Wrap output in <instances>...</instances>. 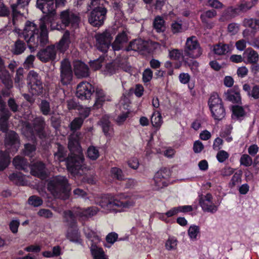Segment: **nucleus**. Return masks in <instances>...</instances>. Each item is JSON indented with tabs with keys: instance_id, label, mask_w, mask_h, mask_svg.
<instances>
[{
	"instance_id": "f257e3e1",
	"label": "nucleus",
	"mask_w": 259,
	"mask_h": 259,
	"mask_svg": "<svg viewBox=\"0 0 259 259\" xmlns=\"http://www.w3.org/2000/svg\"><path fill=\"white\" fill-rule=\"evenodd\" d=\"M36 5L45 14L40 19L39 28L34 23L27 21L20 35L27 42L31 52H34L39 46L44 47L49 42L47 23L56 14L54 0H37Z\"/></svg>"
},
{
	"instance_id": "f03ea898",
	"label": "nucleus",
	"mask_w": 259,
	"mask_h": 259,
	"mask_svg": "<svg viewBox=\"0 0 259 259\" xmlns=\"http://www.w3.org/2000/svg\"><path fill=\"white\" fill-rule=\"evenodd\" d=\"M52 19L47 23V27H50L51 30H64L67 27L76 28L80 21L79 13L70 9L61 11L59 15V20Z\"/></svg>"
},
{
	"instance_id": "7ed1b4c3",
	"label": "nucleus",
	"mask_w": 259,
	"mask_h": 259,
	"mask_svg": "<svg viewBox=\"0 0 259 259\" xmlns=\"http://www.w3.org/2000/svg\"><path fill=\"white\" fill-rule=\"evenodd\" d=\"M47 189L55 197L66 200L70 196L71 187L65 176L58 175L49 180Z\"/></svg>"
},
{
	"instance_id": "20e7f679",
	"label": "nucleus",
	"mask_w": 259,
	"mask_h": 259,
	"mask_svg": "<svg viewBox=\"0 0 259 259\" xmlns=\"http://www.w3.org/2000/svg\"><path fill=\"white\" fill-rule=\"evenodd\" d=\"M65 165L67 170L71 175L81 174L85 165L84 155L82 153L75 154L69 152L65 161Z\"/></svg>"
},
{
	"instance_id": "39448f33",
	"label": "nucleus",
	"mask_w": 259,
	"mask_h": 259,
	"mask_svg": "<svg viewBox=\"0 0 259 259\" xmlns=\"http://www.w3.org/2000/svg\"><path fill=\"white\" fill-rule=\"evenodd\" d=\"M106 206L108 207L119 208H128L134 205L135 202L133 198L125 193H120L112 195H107Z\"/></svg>"
},
{
	"instance_id": "423d86ee",
	"label": "nucleus",
	"mask_w": 259,
	"mask_h": 259,
	"mask_svg": "<svg viewBox=\"0 0 259 259\" xmlns=\"http://www.w3.org/2000/svg\"><path fill=\"white\" fill-rule=\"evenodd\" d=\"M208 105L214 120L221 121L225 117L226 110L223 101L217 93L214 92L210 95Z\"/></svg>"
},
{
	"instance_id": "0eeeda50",
	"label": "nucleus",
	"mask_w": 259,
	"mask_h": 259,
	"mask_svg": "<svg viewBox=\"0 0 259 259\" xmlns=\"http://www.w3.org/2000/svg\"><path fill=\"white\" fill-rule=\"evenodd\" d=\"M46 122L45 118L42 116L36 117L32 123L27 122L25 125V131L32 137L37 136L40 139H45L47 134L45 128Z\"/></svg>"
},
{
	"instance_id": "6e6552de",
	"label": "nucleus",
	"mask_w": 259,
	"mask_h": 259,
	"mask_svg": "<svg viewBox=\"0 0 259 259\" xmlns=\"http://www.w3.org/2000/svg\"><path fill=\"white\" fill-rule=\"evenodd\" d=\"M107 13V8L105 5L101 3L100 1L99 5L95 7L90 12L89 16V22L94 27L101 26L106 19Z\"/></svg>"
},
{
	"instance_id": "1a4fd4ad",
	"label": "nucleus",
	"mask_w": 259,
	"mask_h": 259,
	"mask_svg": "<svg viewBox=\"0 0 259 259\" xmlns=\"http://www.w3.org/2000/svg\"><path fill=\"white\" fill-rule=\"evenodd\" d=\"M183 52L185 56H188L192 59H196L201 56L203 49L196 36H192L187 38Z\"/></svg>"
},
{
	"instance_id": "9d476101",
	"label": "nucleus",
	"mask_w": 259,
	"mask_h": 259,
	"mask_svg": "<svg viewBox=\"0 0 259 259\" xmlns=\"http://www.w3.org/2000/svg\"><path fill=\"white\" fill-rule=\"evenodd\" d=\"M27 84L29 92L35 96L40 95L43 93V85L41 77L33 70L30 71L27 76Z\"/></svg>"
},
{
	"instance_id": "9b49d317",
	"label": "nucleus",
	"mask_w": 259,
	"mask_h": 259,
	"mask_svg": "<svg viewBox=\"0 0 259 259\" xmlns=\"http://www.w3.org/2000/svg\"><path fill=\"white\" fill-rule=\"evenodd\" d=\"M170 176L169 169L166 167L161 168L153 177V190L159 191L168 185Z\"/></svg>"
},
{
	"instance_id": "f8f14e48",
	"label": "nucleus",
	"mask_w": 259,
	"mask_h": 259,
	"mask_svg": "<svg viewBox=\"0 0 259 259\" xmlns=\"http://www.w3.org/2000/svg\"><path fill=\"white\" fill-rule=\"evenodd\" d=\"M251 8V6H248L247 4H241L237 7H228L223 11L219 21L221 22L229 21L237 16L240 12H246Z\"/></svg>"
},
{
	"instance_id": "ddd939ff",
	"label": "nucleus",
	"mask_w": 259,
	"mask_h": 259,
	"mask_svg": "<svg viewBox=\"0 0 259 259\" xmlns=\"http://www.w3.org/2000/svg\"><path fill=\"white\" fill-rule=\"evenodd\" d=\"M31 0H11L10 8L13 19L22 16L28 12V7Z\"/></svg>"
},
{
	"instance_id": "4468645a",
	"label": "nucleus",
	"mask_w": 259,
	"mask_h": 259,
	"mask_svg": "<svg viewBox=\"0 0 259 259\" xmlns=\"http://www.w3.org/2000/svg\"><path fill=\"white\" fill-rule=\"evenodd\" d=\"M95 92L94 87L88 81L80 82L76 87V96L81 100H89Z\"/></svg>"
},
{
	"instance_id": "2eb2a0df",
	"label": "nucleus",
	"mask_w": 259,
	"mask_h": 259,
	"mask_svg": "<svg viewBox=\"0 0 259 259\" xmlns=\"http://www.w3.org/2000/svg\"><path fill=\"white\" fill-rule=\"evenodd\" d=\"M57 52L55 46L51 45L40 49L36 54V57L42 63L54 61L56 58Z\"/></svg>"
},
{
	"instance_id": "dca6fc26",
	"label": "nucleus",
	"mask_w": 259,
	"mask_h": 259,
	"mask_svg": "<svg viewBox=\"0 0 259 259\" xmlns=\"http://www.w3.org/2000/svg\"><path fill=\"white\" fill-rule=\"evenodd\" d=\"M60 83L63 85L70 84L73 78V71L70 63L62 61L60 66Z\"/></svg>"
},
{
	"instance_id": "f3484780",
	"label": "nucleus",
	"mask_w": 259,
	"mask_h": 259,
	"mask_svg": "<svg viewBox=\"0 0 259 259\" xmlns=\"http://www.w3.org/2000/svg\"><path fill=\"white\" fill-rule=\"evenodd\" d=\"M212 195L209 193L199 196V203L204 212L214 213L218 210V206L212 203Z\"/></svg>"
},
{
	"instance_id": "a211bd4d",
	"label": "nucleus",
	"mask_w": 259,
	"mask_h": 259,
	"mask_svg": "<svg viewBox=\"0 0 259 259\" xmlns=\"http://www.w3.org/2000/svg\"><path fill=\"white\" fill-rule=\"evenodd\" d=\"M190 58L188 56H184L182 60L177 62L174 64L175 69H179L182 66L186 67H189L192 72L195 73L198 71L199 63L196 61Z\"/></svg>"
},
{
	"instance_id": "6ab92c4d",
	"label": "nucleus",
	"mask_w": 259,
	"mask_h": 259,
	"mask_svg": "<svg viewBox=\"0 0 259 259\" xmlns=\"http://www.w3.org/2000/svg\"><path fill=\"white\" fill-rule=\"evenodd\" d=\"M74 72L78 78H85L89 76L90 72L88 65L83 62L77 60L74 62Z\"/></svg>"
},
{
	"instance_id": "aec40b11",
	"label": "nucleus",
	"mask_w": 259,
	"mask_h": 259,
	"mask_svg": "<svg viewBox=\"0 0 259 259\" xmlns=\"http://www.w3.org/2000/svg\"><path fill=\"white\" fill-rule=\"evenodd\" d=\"M217 15V11L214 9L204 11L200 16V19L204 26L207 29H212L214 26V23L210 19L215 18Z\"/></svg>"
},
{
	"instance_id": "412c9836",
	"label": "nucleus",
	"mask_w": 259,
	"mask_h": 259,
	"mask_svg": "<svg viewBox=\"0 0 259 259\" xmlns=\"http://www.w3.org/2000/svg\"><path fill=\"white\" fill-rule=\"evenodd\" d=\"M97 49L101 52L105 53L107 52L110 42L105 33L98 34L95 36Z\"/></svg>"
},
{
	"instance_id": "4be33fe9",
	"label": "nucleus",
	"mask_w": 259,
	"mask_h": 259,
	"mask_svg": "<svg viewBox=\"0 0 259 259\" xmlns=\"http://www.w3.org/2000/svg\"><path fill=\"white\" fill-rule=\"evenodd\" d=\"M31 174L41 179H45L47 176L46 171V165L41 161L34 163L31 168Z\"/></svg>"
},
{
	"instance_id": "5701e85b",
	"label": "nucleus",
	"mask_w": 259,
	"mask_h": 259,
	"mask_svg": "<svg viewBox=\"0 0 259 259\" xmlns=\"http://www.w3.org/2000/svg\"><path fill=\"white\" fill-rule=\"evenodd\" d=\"M70 35V31L66 30L59 41L55 45V49L61 53L65 52L68 49L71 42Z\"/></svg>"
},
{
	"instance_id": "b1692460",
	"label": "nucleus",
	"mask_w": 259,
	"mask_h": 259,
	"mask_svg": "<svg viewBox=\"0 0 259 259\" xmlns=\"http://www.w3.org/2000/svg\"><path fill=\"white\" fill-rule=\"evenodd\" d=\"M147 49L144 41L142 39H136L132 40L124 50L126 52L134 51L137 52L145 51Z\"/></svg>"
},
{
	"instance_id": "393cba45",
	"label": "nucleus",
	"mask_w": 259,
	"mask_h": 259,
	"mask_svg": "<svg viewBox=\"0 0 259 259\" xmlns=\"http://www.w3.org/2000/svg\"><path fill=\"white\" fill-rule=\"evenodd\" d=\"M128 41L127 35L124 31L118 33L111 45L114 51H118L123 48V44Z\"/></svg>"
},
{
	"instance_id": "a878e982",
	"label": "nucleus",
	"mask_w": 259,
	"mask_h": 259,
	"mask_svg": "<svg viewBox=\"0 0 259 259\" xmlns=\"http://www.w3.org/2000/svg\"><path fill=\"white\" fill-rule=\"evenodd\" d=\"M66 238L71 242L78 244H81L82 242V240L80 238V234L77 227L68 228L66 233Z\"/></svg>"
},
{
	"instance_id": "bb28decb",
	"label": "nucleus",
	"mask_w": 259,
	"mask_h": 259,
	"mask_svg": "<svg viewBox=\"0 0 259 259\" xmlns=\"http://www.w3.org/2000/svg\"><path fill=\"white\" fill-rule=\"evenodd\" d=\"M4 142L6 146L18 145L20 144L19 136L15 132L10 130L5 134Z\"/></svg>"
},
{
	"instance_id": "cd10ccee",
	"label": "nucleus",
	"mask_w": 259,
	"mask_h": 259,
	"mask_svg": "<svg viewBox=\"0 0 259 259\" xmlns=\"http://www.w3.org/2000/svg\"><path fill=\"white\" fill-rule=\"evenodd\" d=\"M69 153L66 147L61 144L58 143L57 150L54 153V158L59 162H65Z\"/></svg>"
},
{
	"instance_id": "c85d7f7f",
	"label": "nucleus",
	"mask_w": 259,
	"mask_h": 259,
	"mask_svg": "<svg viewBox=\"0 0 259 259\" xmlns=\"http://www.w3.org/2000/svg\"><path fill=\"white\" fill-rule=\"evenodd\" d=\"M64 222L67 223L68 228H73L77 227L76 217L72 211L65 210L63 214Z\"/></svg>"
},
{
	"instance_id": "c756f323",
	"label": "nucleus",
	"mask_w": 259,
	"mask_h": 259,
	"mask_svg": "<svg viewBox=\"0 0 259 259\" xmlns=\"http://www.w3.org/2000/svg\"><path fill=\"white\" fill-rule=\"evenodd\" d=\"M13 164L15 168L24 171L28 170L29 163L27 159L19 156H16L13 160Z\"/></svg>"
},
{
	"instance_id": "7c9ffc66",
	"label": "nucleus",
	"mask_w": 259,
	"mask_h": 259,
	"mask_svg": "<svg viewBox=\"0 0 259 259\" xmlns=\"http://www.w3.org/2000/svg\"><path fill=\"white\" fill-rule=\"evenodd\" d=\"M213 51L215 55H225L231 52V48L228 44L219 42L214 45Z\"/></svg>"
},
{
	"instance_id": "2f4dec72",
	"label": "nucleus",
	"mask_w": 259,
	"mask_h": 259,
	"mask_svg": "<svg viewBox=\"0 0 259 259\" xmlns=\"http://www.w3.org/2000/svg\"><path fill=\"white\" fill-rule=\"evenodd\" d=\"M90 249L94 259H107L102 248L98 247L97 245L92 244Z\"/></svg>"
},
{
	"instance_id": "473e14b6",
	"label": "nucleus",
	"mask_w": 259,
	"mask_h": 259,
	"mask_svg": "<svg viewBox=\"0 0 259 259\" xmlns=\"http://www.w3.org/2000/svg\"><path fill=\"white\" fill-rule=\"evenodd\" d=\"M26 46L25 43L19 39H17L12 49V52L13 55H19L22 54L26 50Z\"/></svg>"
},
{
	"instance_id": "72a5a7b5",
	"label": "nucleus",
	"mask_w": 259,
	"mask_h": 259,
	"mask_svg": "<svg viewBox=\"0 0 259 259\" xmlns=\"http://www.w3.org/2000/svg\"><path fill=\"white\" fill-rule=\"evenodd\" d=\"M10 157L8 153L5 151H0V171L4 170L9 165Z\"/></svg>"
},
{
	"instance_id": "f704fd0d",
	"label": "nucleus",
	"mask_w": 259,
	"mask_h": 259,
	"mask_svg": "<svg viewBox=\"0 0 259 259\" xmlns=\"http://www.w3.org/2000/svg\"><path fill=\"white\" fill-rule=\"evenodd\" d=\"M184 56L183 49H172L168 50V57L170 60L179 62L182 60Z\"/></svg>"
},
{
	"instance_id": "c9c22d12",
	"label": "nucleus",
	"mask_w": 259,
	"mask_h": 259,
	"mask_svg": "<svg viewBox=\"0 0 259 259\" xmlns=\"http://www.w3.org/2000/svg\"><path fill=\"white\" fill-rule=\"evenodd\" d=\"M244 54L246 55L247 63L258 62L259 59L258 54L257 52L252 48H247L244 52Z\"/></svg>"
},
{
	"instance_id": "e433bc0d",
	"label": "nucleus",
	"mask_w": 259,
	"mask_h": 259,
	"mask_svg": "<svg viewBox=\"0 0 259 259\" xmlns=\"http://www.w3.org/2000/svg\"><path fill=\"white\" fill-rule=\"evenodd\" d=\"M153 28L157 32H163L165 30V21L162 17L156 16L153 23Z\"/></svg>"
},
{
	"instance_id": "4c0bfd02",
	"label": "nucleus",
	"mask_w": 259,
	"mask_h": 259,
	"mask_svg": "<svg viewBox=\"0 0 259 259\" xmlns=\"http://www.w3.org/2000/svg\"><path fill=\"white\" fill-rule=\"evenodd\" d=\"M0 78L4 84L8 86H10L11 83H13L9 72L5 67L0 70Z\"/></svg>"
},
{
	"instance_id": "58836bf2",
	"label": "nucleus",
	"mask_w": 259,
	"mask_h": 259,
	"mask_svg": "<svg viewBox=\"0 0 259 259\" xmlns=\"http://www.w3.org/2000/svg\"><path fill=\"white\" fill-rule=\"evenodd\" d=\"M40 112L44 115H50L53 112L51 111L50 103L46 100H42L39 105Z\"/></svg>"
},
{
	"instance_id": "ea45409f",
	"label": "nucleus",
	"mask_w": 259,
	"mask_h": 259,
	"mask_svg": "<svg viewBox=\"0 0 259 259\" xmlns=\"http://www.w3.org/2000/svg\"><path fill=\"white\" fill-rule=\"evenodd\" d=\"M111 176L113 179L120 181L125 180V176L122 170L117 167H113L110 170Z\"/></svg>"
},
{
	"instance_id": "a19ab883",
	"label": "nucleus",
	"mask_w": 259,
	"mask_h": 259,
	"mask_svg": "<svg viewBox=\"0 0 259 259\" xmlns=\"http://www.w3.org/2000/svg\"><path fill=\"white\" fill-rule=\"evenodd\" d=\"M242 175V171L241 170H239L234 173L229 183V188L232 189L234 188L236 185L240 183L241 182Z\"/></svg>"
},
{
	"instance_id": "79ce46f5",
	"label": "nucleus",
	"mask_w": 259,
	"mask_h": 259,
	"mask_svg": "<svg viewBox=\"0 0 259 259\" xmlns=\"http://www.w3.org/2000/svg\"><path fill=\"white\" fill-rule=\"evenodd\" d=\"M243 24L245 27H249L253 29L254 32L255 30L259 29V20L256 19H245Z\"/></svg>"
},
{
	"instance_id": "37998d69",
	"label": "nucleus",
	"mask_w": 259,
	"mask_h": 259,
	"mask_svg": "<svg viewBox=\"0 0 259 259\" xmlns=\"http://www.w3.org/2000/svg\"><path fill=\"white\" fill-rule=\"evenodd\" d=\"M151 122L152 126L156 128H159L162 123V116L160 113L154 112L151 117Z\"/></svg>"
},
{
	"instance_id": "c03bdc74",
	"label": "nucleus",
	"mask_w": 259,
	"mask_h": 259,
	"mask_svg": "<svg viewBox=\"0 0 259 259\" xmlns=\"http://www.w3.org/2000/svg\"><path fill=\"white\" fill-rule=\"evenodd\" d=\"M83 122V119L81 117L75 118L70 123L69 127L70 131L75 132L79 130Z\"/></svg>"
},
{
	"instance_id": "a18cd8bd",
	"label": "nucleus",
	"mask_w": 259,
	"mask_h": 259,
	"mask_svg": "<svg viewBox=\"0 0 259 259\" xmlns=\"http://www.w3.org/2000/svg\"><path fill=\"white\" fill-rule=\"evenodd\" d=\"M100 122L104 135L106 136H109L110 135L109 132L113 130L111 122L108 119L105 118L102 119Z\"/></svg>"
},
{
	"instance_id": "49530a36",
	"label": "nucleus",
	"mask_w": 259,
	"mask_h": 259,
	"mask_svg": "<svg viewBox=\"0 0 259 259\" xmlns=\"http://www.w3.org/2000/svg\"><path fill=\"white\" fill-rule=\"evenodd\" d=\"M178 240L175 237L169 236L165 243L166 249L168 250L176 249L178 244Z\"/></svg>"
},
{
	"instance_id": "de8ad7c7",
	"label": "nucleus",
	"mask_w": 259,
	"mask_h": 259,
	"mask_svg": "<svg viewBox=\"0 0 259 259\" xmlns=\"http://www.w3.org/2000/svg\"><path fill=\"white\" fill-rule=\"evenodd\" d=\"M98 149L95 146H90L87 150V156L91 160H95L99 157Z\"/></svg>"
},
{
	"instance_id": "09e8293b",
	"label": "nucleus",
	"mask_w": 259,
	"mask_h": 259,
	"mask_svg": "<svg viewBox=\"0 0 259 259\" xmlns=\"http://www.w3.org/2000/svg\"><path fill=\"white\" fill-rule=\"evenodd\" d=\"M42 199L36 195H32L28 199V203L34 207L40 206L42 204Z\"/></svg>"
},
{
	"instance_id": "8fccbe9b",
	"label": "nucleus",
	"mask_w": 259,
	"mask_h": 259,
	"mask_svg": "<svg viewBox=\"0 0 259 259\" xmlns=\"http://www.w3.org/2000/svg\"><path fill=\"white\" fill-rule=\"evenodd\" d=\"M200 233V228L196 225H191L188 230V234L189 237L192 240H196L198 234Z\"/></svg>"
},
{
	"instance_id": "3c124183",
	"label": "nucleus",
	"mask_w": 259,
	"mask_h": 259,
	"mask_svg": "<svg viewBox=\"0 0 259 259\" xmlns=\"http://www.w3.org/2000/svg\"><path fill=\"white\" fill-rule=\"evenodd\" d=\"M253 163L252 158L247 154H243L240 158V163L241 165L245 167H249L252 165Z\"/></svg>"
},
{
	"instance_id": "603ef678",
	"label": "nucleus",
	"mask_w": 259,
	"mask_h": 259,
	"mask_svg": "<svg viewBox=\"0 0 259 259\" xmlns=\"http://www.w3.org/2000/svg\"><path fill=\"white\" fill-rule=\"evenodd\" d=\"M233 115L237 118L243 117L245 115V112L243 108L238 105L234 106L232 107Z\"/></svg>"
},
{
	"instance_id": "864d4df0",
	"label": "nucleus",
	"mask_w": 259,
	"mask_h": 259,
	"mask_svg": "<svg viewBox=\"0 0 259 259\" xmlns=\"http://www.w3.org/2000/svg\"><path fill=\"white\" fill-rule=\"evenodd\" d=\"M104 57L100 56L97 59L91 61L90 62L91 67L95 70L100 69L102 66V64L104 62Z\"/></svg>"
},
{
	"instance_id": "5fc2aeb1",
	"label": "nucleus",
	"mask_w": 259,
	"mask_h": 259,
	"mask_svg": "<svg viewBox=\"0 0 259 259\" xmlns=\"http://www.w3.org/2000/svg\"><path fill=\"white\" fill-rule=\"evenodd\" d=\"M97 213V210L96 208L90 207L82 210L80 212V216L81 217L89 218L96 215Z\"/></svg>"
},
{
	"instance_id": "6e6d98bb",
	"label": "nucleus",
	"mask_w": 259,
	"mask_h": 259,
	"mask_svg": "<svg viewBox=\"0 0 259 259\" xmlns=\"http://www.w3.org/2000/svg\"><path fill=\"white\" fill-rule=\"evenodd\" d=\"M171 31L173 34H177L183 31V26L181 23L176 21H173L170 25Z\"/></svg>"
},
{
	"instance_id": "4d7b16f0",
	"label": "nucleus",
	"mask_w": 259,
	"mask_h": 259,
	"mask_svg": "<svg viewBox=\"0 0 259 259\" xmlns=\"http://www.w3.org/2000/svg\"><path fill=\"white\" fill-rule=\"evenodd\" d=\"M8 106L10 110L14 113L19 111V105L14 98H10L8 100Z\"/></svg>"
},
{
	"instance_id": "13d9d810",
	"label": "nucleus",
	"mask_w": 259,
	"mask_h": 259,
	"mask_svg": "<svg viewBox=\"0 0 259 259\" xmlns=\"http://www.w3.org/2000/svg\"><path fill=\"white\" fill-rule=\"evenodd\" d=\"M227 98L229 101L233 103H238L241 101V97L239 93H233L228 91L227 93Z\"/></svg>"
},
{
	"instance_id": "bf43d9fd",
	"label": "nucleus",
	"mask_w": 259,
	"mask_h": 259,
	"mask_svg": "<svg viewBox=\"0 0 259 259\" xmlns=\"http://www.w3.org/2000/svg\"><path fill=\"white\" fill-rule=\"evenodd\" d=\"M153 77V71L150 68L145 69L142 75V80L144 83L151 81Z\"/></svg>"
},
{
	"instance_id": "052dcab7",
	"label": "nucleus",
	"mask_w": 259,
	"mask_h": 259,
	"mask_svg": "<svg viewBox=\"0 0 259 259\" xmlns=\"http://www.w3.org/2000/svg\"><path fill=\"white\" fill-rule=\"evenodd\" d=\"M12 114L6 107L0 110V120L8 121Z\"/></svg>"
},
{
	"instance_id": "680f3d73",
	"label": "nucleus",
	"mask_w": 259,
	"mask_h": 259,
	"mask_svg": "<svg viewBox=\"0 0 259 259\" xmlns=\"http://www.w3.org/2000/svg\"><path fill=\"white\" fill-rule=\"evenodd\" d=\"M36 150V146L34 144L26 143L24 145V154L28 156H31L33 152Z\"/></svg>"
},
{
	"instance_id": "e2e57ef3",
	"label": "nucleus",
	"mask_w": 259,
	"mask_h": 259,
	"mask_svg": "<svg viewBox=\"0 0 259 259\" xmlns=\"http://www.w3.org/2000/svg\"><path fill=\"white\" fill-rule=\"evenodd\" d=\"M106 101H109L110 100L107 97H96L95 102L93 107L94 109H99L102 107Z\"/></svg>"
},
{
	"instance_id": "0e129e2a",
	"label": "nucleus",
	"mask_w": 259,
	"mask_h": 259,
	"mask_svg": "<svg viewBox=\"0 0 259 259\" xmlns=\"http://www.w3.org/2000/svg\"><path fill=\"white\" fill-rule=\"evenodd\" d=\"M207 6L215 9H220L224 7L223 4L219 0H208Z\"/></svg>"
},
{
	"instance_id": "69168bd1",
	"label": "nucleus",
	"mask_w": 259,
	"mask_h": 259,
	"mask_svg": "<svg viewBox=\"0 0 259 259\" xmlns=\"http://www.w3.org/2000/svg\"><path fill=\"white\" fill-rule=\"evenodd\" d=\"M229 157L228 153L224 150H220L216 156L217 160L221 163L224 162Z\"/></svg>"
},
{
	"instance_id": "338daca9",
	"label": "nucleus",
	"mask_w": 259,
	"mask_h": 259,
	"mask_svg": "<svg viewBox=\"0 0 259 259\" xmlns=\"http://www.w3.org/2000/svg\"><path fill=\"white\" fill-rule=\"evenodd\" d=\"M10 14L9 8L0 0V17H8Z\"/></svg>"
},
{
	"instance_id": "774afa93",
	"label": "nucleus",
	"mask_w": 259,
	"mask_h": 259,
	"mask_svg": "<svg viewBox=\"0 0 259 259\" xmlns=\"http://www.w3.org/2000/svg\"><path fill=\"white\" fill-rule=\"evenodd\" d=\"M19 226L20 222L18 220H13L9 224V228L13 234H16Z\"/></svg>"
}]
</instances>
